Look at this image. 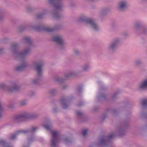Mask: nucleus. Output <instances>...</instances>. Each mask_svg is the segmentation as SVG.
Masks as SVG:
<instances>
[{
	"instance_id": "nucleus-36",
	"label": "nucleus",
	"mask_w": 147,
	"mask_h": 147,
	"mask_svg": "<svg viewBox=\"0 0 147 147\" xmlns=\"http://www.w3.org/2000/svg\"><path fill=\"white\" fill-rule=\"evenodd\" d=\"M100 97H101L102 98V97H104V96H100Z\"/></svg>"
},
{
	"instance_id": "nucleus-8",
	"label": "nucleus",
	"mask_w": 147,
	"mask_h": 147,
	"mask_svg": "<svg viewBox=\"0 0 147 147\" xmlns=\"http://www.w3.org/2000/svg\"><path fill=\"white\" fill-rule=\"evenodd\" d=\"M30 119L29 112H25L18 115L14 117V120L17 121L20 119Z\"/></svg>"
},
{
	"instance_id": "nucleus-26",
	"label": "nucleus",
	"mask_w": 147,
	"mask_h": 147,
	"mask_svg": "<svg viewBox=\"0 0 147 147\" xmlns=\"http://www.w3.org/2000/svg\"><path fill=\"white\" fill-rule=\"evenodd\" d=\"M6 87L5 84L4 82L0 83V89L4 88Z\"/></svg>"
},
{
	"instance_id": "nucleus-21",
	"label": "nucleus",
	"mask_w": 147,
	"mask_h": 147,
	"mask_svg": "<svg viewBox=\"0 0 147 147\" xmlns=\"http://www.w3.org/2000/svg\"><path fill=\"white\" fill-rule=\"evenodd\" d=\"M0 144L2 145H4V147H13L8 146L7 144L3 140H1L0 141Z\"/></svg>"
},
{
	"instance_id": "nucleus-12",
	"label": "nucleus",
	"mask_w": 147,
	"mask_h": 147,
	"mask_svg": "<svg viewBox=\"0 0 147 147\" xmlns=\"http://www.w3.org/2000/svg\"><path fill=\"white\" fill-rule=\"evenodd\" d=\"M138 88L140 89H147V78L143 80L138 85Z\"/></svg>"
},
{
	"instance_id": "nucleus-1",
	"label": "nucleus",
	"mask_w": 147,
	"mask_h": 147,
	"mask_svg": "<svg viewBox=\"0 0 147 147\" xmlns=\"http://www.w3.org/2000/svg\"><path fill=\"white\" fill-rule=\"evenodd\" d=\"M24 39L25 42L28 43L29 45L24 49L21 51H18L17 50V48L18 45L16 43L13 44L11 47L10 50L16 58H24L30 52L32 46L31 39L29 37H26Z\"/></svg>"
},
{
	"instance_id": "nucleus-34",
	"label": "nucleus",
	"mask_w": 147,
	"mask_h": 147,
	"mask_svg": "<svg viewBox=\"0 0 147 147\" xmlns=\"http://www.w3.org/2000/svg\"><path fill=\"white\" fill-rule=\"evenodd\" d=\"M4 50V49L3 48H0V53H1L3 52Z\"/></svg>"
},
{
	"instance_id": "nucleus-32",
	"label": "nucleus",
	"mask_w": 147,
	"mask_h": 147,
	"mask_svg": "<svg viewBox=\"0 0 147 147\" xmlns=\"http://www.w3.org/2000/svg\"><path fill=\"white\" fill-rule=\"evenodd\" d=\"M77 114L78 116H80L82 115V113L80 111H78L77 112Z\"/></svg>"
},
{
	"instance_id": "nucleus-13",
	"label": "nucleus",
	"mask_w": 147,
	"mask_h": 147,
	"mask_svg": "<svg viewBox=\"0 0 147 147\" xmlns=\"http://www.w3.org/2000/svg\"><path fill=\"white\" fill-rule=\"evenodd\" d=\"M68 101L66 99H62L60 101V104L64 109L67 108L68 106Z\"/></svg>"
},
{
	"instance_id": "nucleus-17",
	"label": "nucleus",
	"mask_w": 147,
	"mask_h": 147,
	"mask_svg": "<svg viewBox=\"0 0 147 147\" xmlns=\"http://www.w3.org/2000/svg\"><path fill=\"white\" fill-rule=\"evenodd\" d=\"M142 63V61L140 59H137L135 60L134 62V65L136 66H139Z\"/></svg>"
},
{
	"instance_id": "nucleus-33",
	"label": "nucleus",
	"mask_w": 147,
	"mask_h": 147,
	"mask_svg": "<svg viewBox=\"0 0 147 147\" xmlns=\"http://www.w3.org/2000/svg\"><path fill=\"white\" fill-rule=\"evenodd\" d=\"M35 94V93L34 92H31L29 94V95L30 96H32L34 95Z\"/></svg>"
},
{
	"instance_id": "nucleus-14",
	"label": "nucleus",
	"mask_w": 147,
	"mask_h": 147,
	"mask_svg": "<svg viewBox=\"0 0 147 147\" xmlns=\"http://www.w3.org/2000/svg\"><path fill=\"white\" fill-rule=\"evenodd\" d=\"M19 87V86L17 84L13 83L11 85V86L9 88L8 90L10 91H12L14 90H17Z\"/></svg>"
},
{
	"instance_id": "nucleus-38",
	"label": "nucleus",
	"mask_w": 147,
	"mask_h": 147,
	"mask_svg": "<svg viewBox=\"0 0 147 147\" xmlns=\"http://www.w3.org/2000/svg\"><path fill=\"white\" fill-rule=\"evenodd\" d=\"M119 134H120V135H121V134L120 133H119Z\"/></svg>"
},
{
	"instance_id": "nucleus-2",
	"label": "nucleus",
	"mask_w": 147,
	"mask_h": 147,
	"mask_svg": "<svg viewBox=\"0 0 147 147\" xmlns=\"http://www.w3.org/2000/svg\"><path fill=\"white\" fill-rule=\"evenodd\" d=\"M43 65V62L41 60L35 61L33 62L32 65V67L37 72V75L36 78L32 80V82L33 84L37 83L42 78V67Z\"/></svg>"
},
{
	"instance_id": "nucleus-22",
	"label": "nucleus",
	"mask_w": 147,
	"mask_h": 147,
	"mask_svg": "<svg viewBox=\"0 0 147 147\" xmlns=\"http://www.w3.org/2000/svg\"><path fill=\"white\" fill-rule=\"evenodd\" d=\"M27 103V101L26 100H24L20 102V106H24L26 105Z\"/></svg>"
},
{
	"instance_id": "nucleus-37",
	"label": "nucleus",
	"mask_w": 147,
	"mask_h": 147,
	"mask_svg": "<svg viewBox=\"0 0 147 147\" xmlns=\"http://www.w3.org/2000/svg\"><path fill=\"white\" fill-rule=\"evenodd\" d=\"M66 86H65V87H63V88H65Z\"/></svg>"
},
{
	"instance_id": "nucleus-30",
	"label": "nucleus",
	"mask_w": 147,
	"mask_h": 147,
	"mask_svg": "<svg viewBox=\"0 0 147 147\" xmlns=\"http://www.w3.org/2000/svg\"><path fill=\"white\" fill-rule=\"evenodd\" d=\"M74 52L75 54L76 55H77L79 53L80 51L78 49H75L74 50Z\"/></svg>"
},
{
	"instance_id": "nucleus-4",
	"label": "nucleus",
	"mask_w": 147,
	"mask_h": 147,
	"mask_svg": "<svg viewBox=\"0 0 147 147\" xmlns=\"http://www.w3.org/2000/svg\"><path fill=\"white\" fill-rule=\"evenodd\" d=\"M79 21L84 22L86 25L95 31H97L99 29V27L94 20L91 19H87L85 17L80 18Z\"/></svg>"
},
{
	"instance_id": "nucleus-27",
	"label": "nucleus",
	"mask_w": 147,
	"mask_h": 147,
	"mask_svg": "<svg viewBox=\"0 0 147 147\" xmlns=\"http://www.w3.org/2000/svg\"><path fill=\"white\" fill-rule=\"evenodd\" d=\"M142 105L143 106H145L147 105V99L143 100L142 102Z\"/></svg>"
},
{
	"instance_id": "nucleus-29",
	"label": "nucleus",
	"mask_w": 147,
	"mask_h": 147,
	"mask_svg": "<svg viewBox=\"0 0 147 147\" xmlns=\"http://www.w3.org/2000/svg\"><path fill=\"white\" fill-rule=\"evenodd\" d=\"M43 127L47 130L50 129L51 127V126L49 125H43Z\"/></svg>"
},
{
	"instance_id": "nucleus-10",
	"label": "nucleus",
	"mask_w": 147,
	"mask_h": 147,
	"mask_svg": "<svg viewBox=\"0 0 147 147\" xmlns=\"http://www.w3.org/2000/svg\"><path fill=\"white\" fill-rule=\"evenodd\" d=\"M28 66V63L26 61H24L22 62L20 65L16 67V70L18 71H21L26 68Z\"/></svg>"
},
{
	"instance_id": "nucleus-6",
	"label": "nucleus",
	"mask_w": 147,
	"mask_h": 147,
	"mask_svg": "<svg viewBox=\"0 0 147 147\" xmlns=\"http://www.w3.org/2000/svg\"><path fill=\"white\" fill-rule=\"evenodd\" d=\"M53 40L57 43L61 49L65 47L66 43L61 36L59 35L55 36L53 37Z\"/></svg>"
},
{
	"instance_id": "nucleus-35",
	"label": "nucleus",
	"mask_w": 147,
	"mask_h": 147,
	"mask_svg": "<svg viewBox=\"0 0 147 147\" xmlns=\"http://www.w3.org/2000/svg\"><path fill=\"white\" fill-rule=\"evenodd\" d=\"M116 96V94H114L112 96V99H114Z\"/></svg>"
},
{
	"instance_id": "nucleus-16",
	"label": "nucleus",
	"mask_w": 147,
	"mask_h": 147,
	"mask_svg": "<svg viewBox=\"0 0 147 147\" xmlns=\"http://www.w3.org/2000/svg\"><path fill=\"white\" fill-rule=\"evenodd\" d=\"M77 75V73L75 71H72L65 74V76L66 77L68 78L71 76H76Z\"/></svg>"
},
{
	"instance_id": "nucleus-15",
	"label": "nucleus",
	"mask_w": 147,
	"mask_h": 147,
	"mask_svg": "<svg viewBox=\"0 0 147 147\" xmlns=\"http://www.w3.org/2000/svg\"><path fill=\"white\" fill-rule=\"evenodd\" d=\"M114 136V134H111L109 135L108 138L106 137L102 138L100 140V143L101 144H104L106 142V141L108 138L109 139H110Z\"/></svg>"
},
{
	"instance_id": "nucleus-28",
	"label": "nucleus",
	"mask_w": 147,
	"mask_h": 147,
	"mask_svg": "<svg viewBox=\"0 0 147 147\" xmlns=\"http://www.w3.org/2000/svg\"><path fill=\"white\" fill-rule=\"evenodd\" d=\"M88 130L87 129H84L82 131V134L84 136H85L87 134Z\"/></svg>"
},
{
	"instance_id": "nucleus-11",
	"label": "nucleus",
	"mask_w": 147,
	"mask_h": 147,
	"mask_svg": "<svg viewBox=\"0 0 147 147\" xmlns=\"http://www.w3.org/2000/svg\"><path fill=\"white\" fill-rule=\"evenodd\" d=\"M134 29L136 31L140 30L144 33L147 30V28H146L142 27L140 24L138 23L135 24L134 27Z\"/></svg>"
},
{
	"instance_id": "nucleus-3",
	"label": "nucleus",
	"mask_w": 147,
	"mask_h": 147,
	"mask_svg": "<svg viewBox=\"0 0 147 147\" xmlns=\"http://www.w3.org/2000/svg\"><path fill=\"white\" fill-rule=\"evenodd\" d=\"M61 140L65 143L68 142L67 139L59 136L58 132L56 130L51 131V137L50 141L51 147H56Z\"/></svg>"
},
{
	"instance_id": "nucleus-5",
	"label": "nucleus",
	"mask_w": 147,
	"mask_h": 147,
	"mask_svg": "<svg viewBox=\"0 0 147 147\" xmlns=\"http://www.w3.org/2000/svg\"><path fill=\"white\" fill-rule=\"evenodd\" d=\"M121 41V39L119 38H114L108 45V49L109 51L111 52H114L115 49L118 47Z\"/></svg>"
},
{
	"instance_id": "nucleus-18",
	"label": "nucleus",
	"mask_w": 147,
	"mask_h": 147,
	"mask_svg": "<svg viewBox=\"0 0 147 147\" xmlns=\"http://www.w3.org/2000/svg\"><path fill=\"white\" fill-rule=\"evenodd\" d=\"M55 81L58 83H61L63 81V79L60 77L57 76L55 78Z\"/></svg>"
},
{
	"instance_id": "nucleus-9",
	"label": "nucleus",
	"mask_w": 147,
	"mask_h": 147,
	"mask_svg": "<svg viewBox=\"0 0 147 147\" xmlns=\"http://www.w3.org/2000/svg\"><path fill=\"white\" fill-rule=\"evenodd\" d=\"M50 2L55 8V9H61L62 5L60 0H49Z\"/></svg>"
},
{
	"instance_id": "nucleus-25",
	"label": "nucleus",
	"mask_w": 147,
	"mask_h": 147,
	"mask_svg": "<svg viewBox=\"0 0 147 147\" xmlns=\"http://www.w3.org/2000/svg\"><path fill=\"white\" fill-rule=\"evenodd\" d=\"M45 30L47 31L51 32L54 29L50 27H47L45 28Z\"/></svg>"
},
{
	"instance_id": "nucleus-31",
	"label": "nucleus",
	"mask_w": 147,
	"mask_h": 147,
	"mask_svg": "<svg viewBox=\"0 0 147 147\" xmlns=\"http://www.w3.org/2000/svg\"><path fill=\"white\" fill-rule=\"evenodd\" d=\"M108 10H102V12L103 13H102V15H104L106 14L108 12Z\"/></svg>"
},
{
	"instance_id": "nucleus-23",
	"label": "nucleus",
	"mask_w": 147,
	"mask_h": 147,
	"mask_svg": "<svg viewBox=\"0 0 147 147\" xmlns=\"http://www.w3.org/2000/svg\"><path fill=\"white\" fill-rule=\"evenodd\" d=\"M3 109L1 106V104L0 103V118H1L3 116Z\"/></svg>"
},
{
	"instance_id": "nucleus-19",
	"label": "nucleus",
	"mask_w": 147,
	"mask_h": 147,
	"mask_svg": "<svg viewBox=\"0 0 147 147\" xmlns=\"http://www.w3.org/2000/svg\"><path fill=\"white\" fill-rule=\"evenodd\" d=\"M29 115L30 119L36 118L38 117V115L35 112H29Z\"/></svg>"
},
{
	"instance_id": "nucleus-39",
	"label": "nucleus",
	"mask_w": 147,
	"mask_h": 147,
	"mask_svg": "<svg viewBox=\"0 0 147 147\" xmlns=\"http://www.w3.org/2000/svg\"><path fill=\"white\" fill-rule=\"evenodd\" d=\"M123 131V133H124V131H123H123Z\"/></svg>"
},
{
	"instance_id": "nucleus-24",
	"label": "nucleus",
	"mask_w": 147,
	"mask_h": 147,
	"mask_svg": "<svg viewBox=\"0 0 147 147\" xmlns=\"http://www.w3.org/2000/svg\"><path fill=\"white\" fill-rule=\"evenodd\" d=\"M119 6L121 8H122L125 7L126 4L125 2H121L120 3Z\"/></svg>"
},
{
	"instance_id": "nucleus-20",
	"label": "nucleus",
	"mask_w": 147,
	"mask_h": 147,
	"mask_svg": "<svg viewBox=\"0 0 147 147\" xmlns=\"http://www.w3.org/2000/svg\"><path fill=\"white\" fill-rule=\"evenodd\" d=\"M90 68V66L88 64H86L84 65L82 67L83 70L84 71H86Z\"/></svg>"
},
{
	"instance_id": "nucleus-7",
	"label": "nucleus",
	"mask_w": 147,
	"mask_h": 147,
	"mask_svg": "<svg viewBox=\"0 0 147 147\" xmlns=\"http://www.w3.org/2000/svg\"><path fill=\"white\" fill-rule=\"evenodd\" d=\"M38 129L36 127H34L31 128L30 130H20L18 131L16 134L11 135L10 137L11 140H13L15 138L16 136L19 134H25L29 131L34 132L36 131Z\"/></svg>"
}]
</instances>
